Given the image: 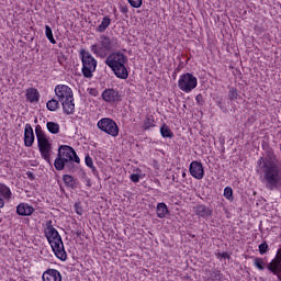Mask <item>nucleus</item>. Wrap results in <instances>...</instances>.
<instances>
[{
	"instance_id": "1",
	"label": "nucleus",
	"mask_w": 281,
	"mask_h": 281,
	"mask_svg": "<svg viewBox=\"0 0 281 281\" xmlns=\"http://www.w3.org/2000/svg\"><path fill=\"white\" fill-rule=\"evenodd\" d=\"M258 166H261L263 179L268 190L281 189V166L274 159L260 158Z\"/></svg>"
},
{
	"instance_id": "2",
	"label": "nucleus",
	"mask_w": 281,
	"mask_h": 281,
	"mask_svg": "<svg viewBox=\"0 0 281 281\" xmlns=\"http://www.w3.org/2000/svg\"><path fill=\"white\" fill-rule=\"evenodd\" d=\"M80 164V157L76 154L74 147L69 145H61L58 148V154L54 166L56 170H66V172H76Z\"/></svg>"
},
{
	"instance_id": "3",
	"label": "nucleus",
	"mask_w": 281,
	"mask_h": 281,
	"mask_svg": "<svg viewBox=\"0 0 281 281\" xmlns=\"http://www.w3.org/2000/svg\"><path fill=\"white\" fill-rule=\"evenodd\" d=\"M45 236L56 256L59 260L65 262L67 260V251H65V245L63 244V238L58 231L52 226V221L46 224Z\"/></svg>"
},
{
	"instance_id": "4",
	"label": "nucleus",
	"mask_w": 281,
	"mask_h": 281,
	"mask_svg": "<svg viewBox=\"0 0 281 281\" xmlns=\"http://www.w3.org/2000/svg\"><path fill=\"white\" fill-rule=\"evenodd\" d=\"M128 58L122 52L111 53L106 59L105 65L112 69L117 78L121 80H126L128 78V70L126 69V63Z\"/></svg>"
},
{
	"instance_id": "5",
	"label": "nucleus",
	"mask_w": 281,
	"mask_h": 281,
	"mask_svg": "<svg viewBox=\"0 0 281 281\" xmlns=\"http://www.w3.org/2000/svg\"><path fill=\"white\" fill-rule=\"evenodd\" d=\"M120 47V43L115 37H109L106 35H102L100 37V45L93 44L91 45L92 54L99 56L100 58H106V52H111V49H117Z\"/></svg>"
},
{
	"instance_id": "6",
	"label": "nucleus",
	"mask_w": 281,
	"mask_h": 281,
	"mask_svg": "<svg viewBox=\"0 0 281 281\" xmlns=\"http://www.w3.org/2000/svg\"><path fill=\"white\" fill-rule=\"evenodd\" d=\"M35 135L37 137V148L43 159L47 161V164H52V143H49V138H47V135H45L41 125L35 126Z\"/></svg>"
},
{
	"instance_id": "7",
	"label": "nucleus",
	"mask_w": 281,
	"mask_h": 281,
	"mask_svg": "<svg viewBox=\"0 0 281 281\" xmlns=\"http://www.w3.org/2000/svg\"><path fill=\"white\" fill-rule=\"evenodd\" d=\"M79 55L82 63L81 71L83 78H93V72L98 67V60H95V57L85 48L80 49Z\"/></svg>"
},
{
	"instance_id": "8",
	"label": "nucleus",
	"mask_w": 281,
	"mask_h": 281,
	"mask_svg": "<svg viewBox=\"0 0 281 281\" xmlns=\"http://www.w3.org/2000/svg\"><path fill=\"white\" fill-rule=\"evenodd\" d=\"M196 85H199L196 77L190 72L180 76L178 81L179 90L183 91L184 93H190V91L196 89Z\"/></svg>"
},
{
	"instance_id": "9",
	"label": "nucleus",
	"mask_w": 281,
	"mask_h": 281,
	"mask_svg": "<svg viewBox=\"0 0 281 281\" xmlns=\"http://www.w3.org/2000/svg\"><path fill=\"white\" fill-rule=\"evenodd\" d=\"M97 126L103 133L111 135V137H117V135H120V127H117V123H115L113 119H109V117L101 119L98 122Z\"/></svg>"
},
{
	"instance_id": "10",
	"label": "nucleus",
	"mask_w": 281,
	"mask_h": 281,
	"mask_svg": "<svg viewBox=\"0 0 281 281\" xmlns=\"http://www.w3.org/2000/svg\"><path fill=\"white\" fill-rule=\"evenodd\" d=\"M55 95L59 102H65V100H71L74 98V91L66 85L56 86Z\"/></svg>"
},
{
	"instance_id": "11",
	"label": "nucleus",
	"mask_w": 281,
	"mask_h": 281,
	"mask_svg": "<svg viewBox=\"0 0 281 281\" xmlns=\"http://www.w3.org/2000/svg\"><path fill=\"white\" fill-rule=\"evenodd\" d=\"M101 97L104 102H109L110 104H115V102H122V94H120V91L113 88L105 89L102 92Z\"/></svg>"
},
{
	"instance_id": "12",
	"label": "nucleus",
	"mask_w": 281,
	"mask_h": 281,
	"mask_svg": "<svg viewBox=\"0 0 281 281\" xmlns=\"http://www.w3.org/2000/svg\"><path fill=\"white\" fill-rule=\"evenodd\" d=\"M189 172L191 177L198 180H201L203 179V177H205V170L203 169V164L196 160L190 164Z\"/></svg>"
},
{
	"instance_id": "13",
	"label": "nucleus",
	"mask_w": 281,
	"mask_h": 281,
	"mask_svg": "<svg viewBox=\"0 0 281 281\" xmlns=\"http://www.w3.org/2000/svg\"><path fill=\"white\" fill-rule=\"evenodd\" d=\"M34 139V128H32V125L27 123L24 128V146H26V148H32Z\"/></svg>"
},
{
	"instance_id": "14",
	"label": "nucleus",
	"mask_w": 281,
	"mask_h": 281,
	"mask_svg": "<svg viewBox=\"0 0 281 281\" xmlns=\"http://www.w3.org/2000/svg\"><path fill=\"white\" fill-rule=\"evenodd\" d=\"M193 212L195 216H199L200 218H210L213 214V210L205 206V204H198L193 207Z\"/></svg>"
},
{
	"instance_id": "15",
	"label": "nucleus",
	"mask_w": 281,
	"mask_h": 281,
	"mask_svg": "<svg viewBox=\"0 0 281 281\" xmlns=\"http://www.w3.org/2000/svg\"><path fill=\"white\" fill-rule=\"evenodd\" d=\"M43 281H63V276L60 271L56 269H48L42 276Z\"/></svg>"
},
{
	"instance_id": "16",
	"label": "nucleus",
	"mask_w": 281,
	"mask_h": 281,
	"mask_svg": "<svg viewBox=\"0 0 281 281\" xmlns=\"http://www.w3.org/2000/svg\"><path fill=\"white\" fill-rule=\"evenodd\" d=\"M16 214H19V216H32V214H34V206L27 203H20L16 206Z\"/></svg>"
},
{
	"instance_id": "17",
	"label": "nucleus",
	"mask_w": 281,
	"mask_h": 281,
	"mask_svg": "<svg viewBox=\"0 0 281 281\" xmlns=\"http://www.w3.org/2000/svg\"><path fill=\"white\" fill-rule=\"evenodd\" d=\"M61 106L66 115H74L76 111V103H74V97L71 99H66L65 101H61Z\"/></svg>"
},
{
	"instance_id": "18",
	"label": "nucleus",
	"mask_w": 281,
	"mask_h": 281,
	"mask_svg": "<svg viewBox=\"0 0 281 281\" xmlns=\"http://www.w3.org/2000/svg\"><path fill=\"white\" fill-rule=\"evenodd\" d=\"M7 202L12 201V190L5 183L0 182V198Z\"/></svg>"
},
{
	"instance_id": "19",
	"label": "nucleus",
	"mask_w": 281,
	"mask_h": 281,
	"mask_svg": "<svg viewBox=\"0 0 281 281\" xmlns=\"http://www.w3.org/2000/svg\"><path fill=\"white\" fill-rule=\"evenodd\" d=\"M26 100L31 103L38 102L41 100V93L36 88H29L26 90Z\"/></svg>"
},
{
	"instance_id": "20",
	"label": "nucleus",
	"mask_w": 281,
	"mask_h": 281,
	"mask_svg": "<svg viewBox=\"0 0 281 281\" xmlns=\"http://www.w3.org/2000/svg\"><path fill=\"white\" fill-rule=\"evenodd\" d=\"M157 216L158 218H166L168 215V205L166 203L161 202L157 204L156 207Z\"/></svg>"
},
{
	"instance_id": "21",
	"label": "nucleus",
	"mask_w": 281,
	"mask_h": 281,
	"mask_svg": "<svg viewBox=\"0 0 281 281\" xmlns=\"http://www.w3.org/2000/svg\"><path fill=\"white\" fill-rule=\"evenodd\" d=\"M46 127L52 135H58L60 133V125L56 122H47Z\"/></svg>"
},
{
	"instance_id": "22",
	"label": "nucleus",
	"mask_w": 281,
	"mask_h": 281,
	"mask_svg": "<svg viewBox=\"0 0 281 281\" xmlns=\"http://www.w3.org/2000/svg\"><path fill=\"white\" fill-rule=\"evenodd\" d=\"M111 25V18L104 16L101 21V24L97 27V32L102 33L106 32V29Z\"/></svg>"
},
{
	"instance_id": "23",
	"label": "nucleus",
	"mask_w": 281,
	"mask_h": 281,
	"mask_svg": "<svg viewBox=\"0 0 281 281\" xmlns=\"http://www.w3.org/2000/svg\"><path fill=\"white\" fill-rule=\"evenodd\" d=\"M160 134L162 137H167L169 139L175 137V133H172V130H170V127L166 124L160 127Z\"/></svg>"
},
{
	"instance_id": "24",
	"label": "nucleus",
	"mask_w": 281,
	"mask_h": 281,
	"mask_svg": "<svg viewBox=\"0 0 281 281\" xmlns=\"http://www.w3.org/2000/svg\"><path fill=\"white\" fill-rule=\"evenodd\" d=\"M154 126H155V117L146 116L144 124H143V130L148 131L149 128H154Z\"/></svg>"
},
{
	"instance_id": "25",
	"label": "nucleus",
	"mask_w": 281,
	"mask_h": 281,
	"mask_svg": "<svg viewBox=\"0 0 281 281\" xmlns=\"http://www.w3.org/2000/svg\"><path fill=\"white\" fill-rule=\"evenodd\" d=\"M63 181H64V183H66V186L68 188H72V189L76 188V179H74L72 176L64 175L63 176Z\"/></svg>"
},
{
	"instance_id": "26",
	"label": "nucleus",
	"mask_w": 281,
	"mask_h": 281,
	"mask_svg": "<svg viewBox=\"0 0 281 281\" xmlns=\"http://www.w3.org/2000/svg\"><path fill=\"white\" fill-rule=\"evenodd\" d=\"M46 108L48 109V111H58V109L60 108V103L58 102V100L52 99L46 103Z\"/></svg>"
},
{
	"instance_id": "27",
	"label": "nucleus",
	"mask_w": 281,
	"mask_h": 281,
	"mask_svg": "<svg viewBox=\"0 0 281 281\" xmlns=\"http://www.w3.org/2000/svg\"><path fill=\"white\" fill-rule=\"evenodd\" d=\"M46 38L52 43V45H56V40L54 38V33L52 32V27L49 25L45 26Z\"/></svg>"
},
{
	"instance_id": "28",
	"label": "nucleus",
	"mask_w": 281,
	"mask_h": 281,
	"mask_svg": "<svg viewBox=\"0 0 281 281\" xmlns=\"http://www.w3.org/2000/svg\"><path fill=\"white\" fill-rule=\"evenodd\" d=\"M228 99L231 100V102H234V100H238V90L235 88H232L228 91Z\"/></svg>"
},
{
	"instance_id": "29",
	"label": "nucleus",
	"mask_w": 281,
	"mask_h": 281,
	"mask_svg": "<svg viewBox=\"0 0 281 281\" xmlns=\"http://www.w3.org/2000/svg\"><path fill=\"white\" fill-rule=\"evenodd\" d=\"M224 196L225 199H227L228 201H232V199H234V190H232L231 187H226L224 189Z\"/></svg>"
},
{
	"instance_id": "30",
	"label": "nucleus",
	"mask_w": 281,
	"mask_h": 281,
	"mask_svg": "<svg viewBox=\"0 0 281 281\" xmlns=\"http://www.w3.org/2000/svg\"><path fill=\"white\" fill-rule=\"evenodd\" d=\"M86 166L92 170V172H95V166H93V158L91 156L87 155L85 158Z\"/></svg>"
},
{
	"instance_id": "31",
	"label": "nucleus",
	"mask_w": 281,
	"mask_h": 281,
	"mask_svg": "<svg viewBox=\"0 0 281 281\" xmlns=\"http://www.w3.org/2000/svg\"><path fill=\"white\" fill-rule=\"evenodd\" d=\"M255 267H257L259 271H265V260H262V258H255Z\"/></svg>"
},
{
	"instance_id": "32",
	"label": "nucleus",
	"mask_w": 281,
	"mask_h": 281,
	"mask_svg": "<svg viewBox=\"0 0 281 281\" xmlns=\"http://www.w3.org/2000/svg\"><path fill=\"white\" fill-rule=\"evenodd\" d=\"M268 250L269 245L267 244V241H263L262 244L259 245V254H261V256H265V254H267Z\"/></svg>"
},
{
	"instance_id": "33",
	"label": "nucleus",
	"mask_w": 281,
	"mask_h": 281,
	"mask_svg": "<svg viewBox=\"0 0 281 281\" xmlns=\"http://www.w3.org/2000/svg\"><path fill=\"white\" fill-rule=\"evenodd\" d=\"M128 3L132 8H142V0H128Z\"/></svg>"
},
{
	"instance_id": "34",
	"label": "nucleus",
	"mask_w": 281,
	"mask_h": 281,
	"mask_svg": "<svg viewBox=\"0 0 281 281\" xmlns=\"http://www.w3.org/2000/svg\"><path fill=\"white\" fill-rule=\"evenodd\" d=\"M211 278L214 281H221V279H222L221 271H218V270L213 271V273L211 274Z\"/></svg>"
},
{
	"instance_id": "35",
	"label": "nucleus",
	"mask_w": 281,
	"mask_h": 281,
	"mask_svg": "<svg viewBox=\"0 0 281 281\" xmlns=\"http://www.w3.org/2000/svg\"><path fill=\"white\" fill-rule=\"evenodd\" d=\"M130 179H131V181H133V183H139L140 176L137 173H132L130 176Z\"/></svg>"
},
{
	"instance_id": "36",
	"label": "nucleus",
	"mask_w": 281,
	"mask_h": 281,
	"mask_svg": "<svg viewBox=\"0 0 281 281\" xmlns=\"http://www.w3.org/2000/svg\"><path fill=\"white\" fill-rule=\"evenodd\" d=\"M75 210H76V213H77L79 216H82V207H80V204H79V203H76V204H75Z\"/></svg>"
},
{
	"instance_id": "37",
	"label": "nucleus",
	"mask_w": 281,
	"mask_h": 281,
	"mask_svg": "<svg viewBox=\"0 0 281 281\" xmlns=\"http://www.w3.org/2000/svg\"><path fill=\"white\" fill-rule=\"evenodd\" d=\"M195 101H196V103L198 104H203V94H198L196 97H195Z\"/></svg>"
},
{
	"instance_id": "38",
	"label": "nucleus",
	"mask_w": 281,
	"mask_h": 281,
	"mask_svg": "<svg viewBox=\"0 0 281 281\" xmlns=\"http://www.w3.org/2000/svg\"><path fill=\"white\" fill-rule=\"evenodd\" d=\"M120 12H122V14H128V7H120Z\"/></svg>"
},
{
	"instance_id": "39",
	"label": "nucleus",
	"mask_w": 281,
	"mask_h": 281,
	"mask_svg": "<svg viewBox=\"0 0 281 281\" xmlns=\"http://www.w3.org/2000/svg\"><path fill=\"white\" fill-rule=\"evenodd\" d=\"M27 179H31V181H34V173L32 171L26 172Z\"/></svg>"
},
{
	"instance_id": "40",
	"label": "nucleus",
	"mask_w": 281,
	"mask_h": 281,
	"mask_svg": "<svg viewBox=\"0 0 281 281\" xmlns=\"http://www.w3.org/2000/svg\"><path fill=\"white\" fill-rule=\"evenodd\" d=\"M220 256L221 258H229V255L227 252H222Z\"/></svg>"
},
{
	"instance_id": "41",
	"label": "nucleus",
	"mask_w": 281,
	"mask_h": 281,
	"mask_svg": "<svg viewBox=\"0 0 281 281\" xmlns=\"http://www.w3.org/2000/svg\"><path fill=\"white\" fill-rule=\"evenodd\" d=\"M187 175L186 171L182 172V178L186 179Z\"/></svg>"
},
{
	"instance_id": "42",
	"label": "nucleus",
	"mask_w": 281,
	"mask_h": 281,
	"mask_svg": "<svg viewBox=\"0 0 281 281\" xmlns=\"http://www.w3.org/2000/svg\"><path fill=\"white\" fill-rule=\"evenodd\" d=\"M34 123H35V124H38V119H35V120H34Z\"/></svg>"
},
{
	"instance_id": "43",
	"label": "nucleus",
	"mask_w": 281,
	"mask_h": 281,
	"mask_svg": "<svg viewBox=\"0 0 281 281\" xmlns=\"http://www.w3.org/2000/svg\"><path fill=\"white\" fill-rule=\"evenodd\" d=\"M77 236H80V232H77Z\"/></svg>"
},
{
	"instance_id": "44",
	"label": "nucleus",
	"mask_w": 281,
	"mask_h": 281,
	"mask_svg": "<svg viewBox=\"0 0 281 281\" xmlns=\"http://www.w3.org/2000/svg\"><path fill=\"white\" fill-rule=\"evenodd\" d=\"M2 222V220L0 218V223Z\"/></svg>"
}]
</instances>
